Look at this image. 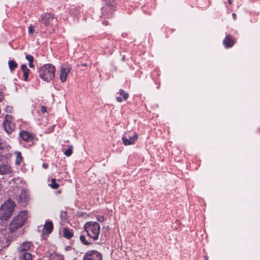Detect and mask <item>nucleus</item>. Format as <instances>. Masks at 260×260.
<instances>
[{
    "instance_id": "obj_1",
    "label": "nucleus",
    "mask_w": 260,
    "mask_h": 260,
    "mask_svg": "<svg viewBox=\"0 0 260 260\" xmlns=\"http://www.w3.org/2000/svg\"><path fill=\"white\" fill-rule=\"evenodd\" d=\"M86 237L85 235H81L79 239L81 242L84 245H92L99 239L100 225L95 221H88L84 225Z\"/></svg>"
},
{
    "instance_id": "obj_2",
    "label": "nucleus",
    "mask_w": 260,
    "mask_h": 260,
    "mask_svg": "<svg viewBox=\"0 0 260 260\" xmlns=\"http://www.w3.org/2000/svg\"><path fill=\"white\" fill-rule=\"evenodd\" d=\"M55 67L51 63H47L41 66L39 70L40 78L43 81L49 82L55 77Z\"/></svg>"
},
{
    "instance_id": "obj_3",
    "label": "nucleus",
    "mask_w": 260,
    "mask_h": 260,
    "mask_svg": "<svg viewBox=\"0 0 260 260\" xmlns=\"http://www.w3.org/2000/svg\"><path fill=\"white\" fill-rule=\"evenodd\" d=\"M15 206L14 202L11 200L6 201L0 208V219L3 223L8 220L14 211Z\"/></svg>"
},
{
    "instance_id": "obj_4",
    "label": "nucleus",
    "mask_w": 260,
    "mask_h": 260,
    "mask_svg": "<svg viewBox=\"0 0 260 260\" xmlns=\"http://www.w3.org/2000/svg\"><path fill=\"white\" fill-rule=\"evenodd\" d=\"M27 218L26 211H22L16 216H14L9 225V230L11 233L15 232L21 228Z\"/></svg>"
},
{
    "instance_id": "obj_5",
    "label": "nucleus",
    "mask_w": 260,
    "mask_h": 260,
    "mask_svg": "<svg viewBox=\"0 0 260 260\" xmlns=\"http://www.w3.org/2000/svg\"><path fill=\"white\" fill-rule=\"evenodd\" d=\"M138 138V135L137 133H134L132 134L131 132H128L124 136H122V141L124 145H131L134 144Z\"/></svg>"
},
{
    "instance_id": "obj_6",
    "label": "nucleus",
    "mask_w": 260,
    "mask_h": 260,
    "mask_svg": "<svg viewBox=\"0 0 260 260\" xmlns=\"http://www.w3.org/2000/svg\"><path fill=\"white\" fill-rule=\"evenodd\" d=\"M19 137L22 141L31 143L32 144L38 140V138L35 134L25 131H20L19 132Z\"/></svg>"
},
{
    "instance_id": "obj_7",
    "label": "nucleus",
    "mask_w": 260,
    "mask_h": 260,
    "mask_svg": "<svg viewBox=\"0 0 260 260\" xmlns=\"http://www.w3.org/2000/svg\"><path fill=\"white\" fill-rule=\"evenodd\" d=\"M83 260H102V255L97 250H88L85 253Z\"/></svg>"
},
{
    "instance_id": "obj_8",
    "label": "nucleus",
    "mask_w": 260,
    "mask_h": 260,
    "mask_svg": "<svg viewBox=\"0 0 260 260\" xmlns=\"http://www.w3.org/2000/svg\"><path fill=\"white\" fill-rule=\"evenodd\" d=\"M11 120L12 116L10 115H6L3 122L5 130L9 134H11L15 128V125Z\"/></svg>"
},
{
    "instance_id": "obj_9",
    "label": "nucleus",
    "mask_w": 260,
    "mask_h": 260,
    "mask_svg": "<svg viewBox=\"0 0 260 260\" xmlns=\"http://www.w3.org/2000/svg\"><path fill=\"white\" fill-rule=\"evenodd\" d=\"M54 18V15L52 13H46L41 15L39 21L47 26L51 25Z\"/></svg>"
},
{
    "instance_id": "obj_10",
    "label": "nucleus",
    "mask_w": 260,
    "mask_h": 260,
    "mask_svg": "<svg viewBox=\"0 0 260 260\" xmlns=\"http://www.w3.org/2000/svg\"><path fill=\"white\" fill-rule=\"evenodd\" d=\"M53 229V222L50 220L46 221L42 229V235H49L52 233Z\"/></svg>"
},
{
    "instance_id": "obj_11",
    "label": "nucleus",
    "mask_w": 260,
    "mask_h": 260,
    "mask_svg": "<svg viewBox=\"0 0 260 260\" xmlns=\"http://www.w3.org/2000/svg\"><path fill=\"white\" fill-rule=\"evenodd\" d=\"M235 43V41L232 36L226 34L225 38L223 40V45L225 48L232 47Z\"/></svg>"
},
{
    "instance_id": "obj_12",
    "label": "nucleus",
    "mask_w": 260,
    "mask_h": 260,
    "mask_svg": "<svg viewBox=\"0 0 260 260\" xmlns=\"http://www.w3.org/2000/svg\"><path fill=\"white\" fill-rule=\"evenodd\" d=\"M34 247V245L31 242H24L21 244L19 246L18 250V253L28 252V250Z\"/></svg>"
},
{
    "instance_id": "obj_13",
    "label": "nucleus",
    "mask_w": 260,
    "mask_h": 260,
    "mask_svg": "<svg viewBox=\"0 0 260 260\" xmlns=\"http://www.w3.org/2000/svg\"><path fill=\"white\" fill-rule=\"evenodd\" d=\"M115 41L111 38H105L102 41V44L105 48L113 49L115 47Z\"/></svg>"
},
{
    "instance_id": "obj_14",
    "label": "nucleus",
    "mask_w": 260,
    "mask_h": 260,
    "mask_svg": "<svg viewBox=\"0 0 260 260\" xmlns=\"http://www.w3.org/2000/svg\"><path fill=\"white\" fill-rule=\"evenodd\" d=\"M29 200L28 193L26 190H22L18 197V201L22 205H26Z\"/></svg>"
},
{
    "instance_id": "obj_15",
    "label": "nucleus",
    "mask_w": 260,
    "mask_h": 260,
    "mask_svg": "<svg viewBox=\"0 0 260 260\" xmlns=\"http://www.w3.org/2000/svg\"><path fill=\"white\" fill-rule=\"evenodd\" d=\"M119 1V0H105V5L104 6V12H105L107 10H110L112 12V10L111 9V7L116 8V6Z\"/></svg>"
},
{
    "instance_id": "obj_16",
    "label": "nucleus",
    "mask_w": 260,
    "mask_h": 260,
    "mask_svg": "<svg viewBox=\"0 0 260 260\" xmlns=\"http://www.w3.org/2000/svg\"><path fill=\"white\" fill-rule=\"evenodd\" d=\"M71 69L70 68L62 67L60 70L59 79L61 82H64L67 80V77L70 72Z\"/></svg>"
},
{
    "instance_id": "obj_17",
    "label": "nucleus",
    "mask_w": 260,
    "mask_h": 260,
    "mask_svg": "<svg viewBox=\"0 0 260 260\" xmlns=\"http://www.w3.org/2000/svg\"><path fill=\"white\" fill-rule=\"evenodd\" d=\"M119 93L122 97L117 96L116 98V100L118 103H121L123 101H126L128 96L129 94L127 92H125L123 89H120L119 91Z\"/></svg>"
},
{
    "instance_id": "obj_18",
    "label": "nucleus",
    "mask_w": 260,
    "mask_h": 260,
    "mask_svg": "<svg viewBox=\"0 0 260 260\" xmlns=\"http://www.w3.org/2000/svg\"><path fill=\"white\" fill-rule=\"evenodd\" d=\"M21 69L23 72V80L25 81H28L29 80L28 75L30 72V70L27 68L26 65L25 64L21 65Z\"/></svg>"
},
{
    "instance_id": "obj_19",
    "label": "nucleus",
    "mask_w": 260,
    "mask_h": 260,
    "mask_svg": "<svg viewBox=\"0 0 260 260\" xmlns=\"http://www.w3.org/2000/svg\"><path fill=\"white\" fill-rule=\"evenodd\" d=\"M19 260H32V255L29 252L19 253Z\"/></svg>"
},
{
    "instance_id": "obj_20",
    "label": "nucleus",
    "mask_w": 260,
    "mask_h": 260,
    "mask_svg": "<svg viewBox=\"0 0 260 260\" xmlns=\"http://www.w3.org/2000/svg\"><path fill=\"white\" fill-rule=\"evenodd\" d=\"M111 9L112 10V11L110 10H107L106 12H104V7L102 8V16L104 18H110L113 17L114 14V12L115 10V8H114L113 7H111Z\"/></svg>"
},
{
    "instance_id": "obj_21",
    "label": "nucleus",
    "mask_w": 260,
    "mask_h": 260,
    "mask_svg": "<svg viewBox=\"0 0 260 260\" xmlns=\"http://www.w3.org/2000/svg\"><path fill=\"white\" fill-rule=\"evenodd\" d=\"M12 172L11 167L4 164H0V174L4 175Z\"/></svg>"
},
{
    "instance_id": "obj_22",
    "label": "nucleus",
    "mask_w": 260,
    "mask_h": 260,
    "mask_svg": "<svg viewBox=\"0 0 260 260\" xmlns=\"http://www.w3.org/2000/svg\"><path fill=\"white\" fill-rule=\"evenodd\" d=\"M8 147L7 143L0 137V160L3 158V151L8 149Z\"/></svg>"
},
{
    "instance_id": "obj_23",
    "label": "nucleus",
    "mask_w": 260,
    "mask_h": 260,
    "mask_svg": "<svg viewBox=\"0 0 260 260\" xmlns=\"http://www.w3.org/2000/svg\"><path fill=\"white\" fill-rule=\"evenodd\" d=\"M63 235L64 238L70 239L74 236L73 231L72 230L68 228H64L63 230Z\"/></svg>"
},
{
    "instance_id": "obj_24",
    "label": "nucleus",
    "mask_w": 260,
    "mask_h": 260,
    "mask_svg": "<svg viewBox=\"0 0 260 260\" xmlns=\"http://www.w3.org/2000/svg\"><path fill=\"white\" fill-rule=\"evenodd\" d=\"M8 66L11 72H13L14 70H15L18 67V64L13 59L10 60L8 62Z\"/></svg>"
},
{
    "instance_id": "obj_25",
    "label": "nucleus",
    "mask_w": 260,
    "mask_h": 260,
    "mask_svg": "<svg viewBox=\"0 0 260 260\" xmlns=\"http://www.w3.org/2000/svg\"><path fill=\"white\" fill-rule=\"evenodd\" d=\"M16 157L15 164L17 165H19L21 163L23 158H22L21 154L20 152H16Z\"/></svg>"
},
{
    "instance_id": "obj_26",
    "label": "nucleus",
    "mask_w": 260,
    "mask_h": 260,
    "mask_svg": "<svg viewBox=\"0 0 260 260\" xmlns=\"http://www.w3.org/2000/svg\"><path fill=\"white\" fill-rule=\"evenodd\" d=\"M73 146L69 145L68 148L64 151V154L67 156H70L73 153Z\"/></svg>"
},
{
    "instance_id": "obj_27",
    "label": "nucleus",
    "mask_w": 260,
    "mask_h": 260,
    "mask_svg": "<svg viewBox=\"0 0 260 260\" xmlns=\"http://www.w3.org/2000/svg\"><path fill=\"white\" fill-rule=\"evenodd\" d=\"M49 185L52 189H57L59 187V185L56 183V180L55 178H52L51 179V183L49 184Z\"/></svg>"
},
{
    "instance_id": "obj_28",
    "label": "nucleus",
    "mask_w": 260,
    "mask_h": 260,
    "mask_svg": "<svg viewBox=\"0 0 260 260\" xmlns=\"http://www.w3.org/2000/svg\"><path fill=\"white\" fill-rule=\"evenodd\" d=\"M25 58L28 61V62H34V56L29 54H25Z\"/></svg>"
},
{
    "instance_id": "obj_29",
    "label": "nucleus",
    "mask_w": 260,
    "mask_h": 260,
    "mask_svg": "<svg viewBox=\"0 0 260 260\" xmlns=\"http://www.w3.org/2000/svg\"><path fill=\"white\" fill-rule=\"evenodd\" d=\"M34 32H35V27L33 25H30L28 27V33L30 34H32Z\"/></svg>"
},
{
    "instance_id": "obj_30",
    "label": "nucleus",
    "mask_w": 260,
    "mask_h": 260,
    "mask_svg": "<svg viewBox=\"0 0 260 260\" xmlns=\"http://www.w3.org/2000/svg\"><path fill=\"white\" fill-rule=\"evenodd\" d=\"M105 218L103 215H100L98 217V220L100 222H103L104 221Z\"/></svg>"
},
{
    "instance_id": "obj_31",
    "label": "nucleus",
    "mask_w": 260,
    "mask_h": 260,
    "mask_svg": "<svg viewBox=\"0 0 260 260\" xmlns=\"http://www.w3.org/2000/svg\"><path fill=\"white\" fill-rule=\"evenodd\" d=\"M41 111L42 113H44L47 112V108L44 106H42Z\"/></svg>"
},
{
    "instance_id": "obj_32",
    "label": "nucleus",
    "mask_w": 260,
    "mask_h": 260,
    "mask_svg": "<svg viewBox=\"0 0 260 260\" xmlns=\"http://www.w3.org/2000/svg\"><path fill=\"white\" fill-rule=\"evenodd\" d=\"M42 167L45 168V169H47L49 167V165L48 164H46V163H44L42 165Z\"/></svg>"
},
{
    "instance_id": "obj_33",
    "label": "nucleus",
    "mask_w": 260,
    "mask_h": 260,
    "mask_svg": "<svg viewBox=\"0 0 260 260\" xmlns=\"http://www.w3.org/2000/svg\"><path fill=\"white\" fill-rule=\"evenodd\" d=\"M28 66H29V68H34V67H35V65L33 64V62H29Z\"/></svg>"
},
{
    "instance_id": "obj_34",
    "label": "nucleus",
    "mask_w": 260,
    "mask_h": 260,
    "mask_svg": "<svg viewBox=\"0 0 260 260\" xmlns=\"http://www.w3.org/2000/svg\"><path fill=\"white\" fill-rule=\"evenodd\" d=\"M4 98V95L3 93L1 92H0V102H2Z\"/></svg>"
},
{
    "instance_id": "obj_35",
    "label": "nucleus",
    "mask_w": 260,
    "mask_h": 260,
    "mask_svg": "<svg viewBox=\"0 0 260 260\" xmlns=\"http://www.w3.org/2000/svg\"><path fill=\"white\" fill-rule=\"evenodd\" d=\"M67 214V212L66 211H62L61 212H60V216L61 217H62V216L64 215H66Z\"/></svg>"
},
{
    "instance_id": "obj_36",
    "label": "nucleus",
    "mask_w": 260,
    "mask_h": 260,
    "mask_svg": "<svg viewBox=\"0 0 260 260\" xmlns=\"http://www.w3.org/2000/svg\"><path fill=\"white\" fill-rule=\"evenodd\" d=\"M55 258H58V256L56 255H51V259H54Z\"/></svg>"
},
{
    "instance_id": "obj_37",
    "label": "nucleus",
    "mask_w": 260,
    "mask_h": 260,
    "mask_svg": "<svg viewBox=\"0 0 260 260\" xmlns=\"http://www.w3.org/2000/svg\"><path fill=\"white\" fill-rule=\"evenodd\" d=\"M81 66L83 67H86L87 66V64L86 63H81Z\"/></svg>"
},
{
    "instance_id": "obj_38",
    "label": "nucleus",
    "mask_w": 260,
    "mask_h": 260,
    "mask_svg": "<svg viewBox=\"0 0 260 260\" xmlns=\"http://www.w3.org/2000/svg\"><path fill=\"white\" fill-rule=\"evenodd\" d=\"M232 0H228V3L229 5H231L232 4Z\"/></svg>"
},
{
    "instance_id": "obj_39",
    "label": "nucleus",
    "mask_w": 260,
    "mask_h": 260,
    "mask_svg": "<svg viewBox=\"0 0 260 260\" xmlns=\"http://www.w3.org/2000/svg\"><path fill=\"white\" fill-rule=\"evenodd\" d=\"M124 60H125V55H123V56L122 57V60L124 61Z\"/></svg>"
},
{
    "instance_id": "obj_40",
    "label": "nucleus",
    "mask_w": 260,
    "mask_h": 260,
    "mask_svg": "<svg viewBox=\"0 0 260 260\" xmlns=\"http://www.w3.org/2000/svg\"><path fill=\"white\" fill-rule=\"evenodd\" d=\"M232 15H233V17H234V18H235V17H236V14H235V13H233Z\"/></svg>"
}]
</instances>
